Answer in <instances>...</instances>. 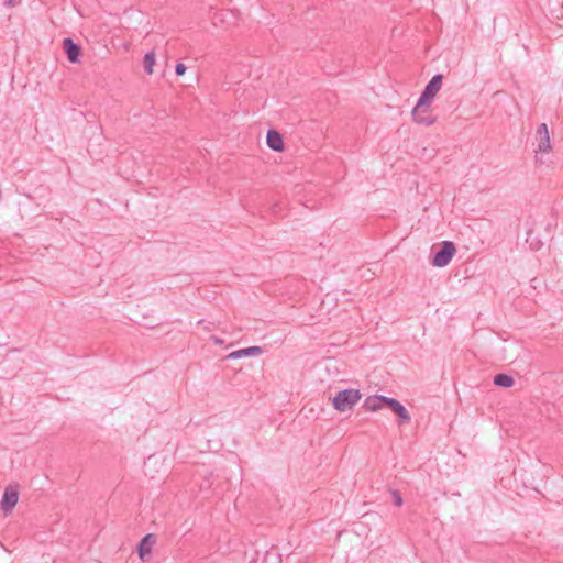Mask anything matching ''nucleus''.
I'll use <instances>...</instances> for the list:
<instances>
[{"label": "nucleus", "instance_id": "obj_1", "mask_svg": "<svg viewBox=\"0 0 563 563\" xmlns=\"http://www.w3.org/2000/svg\"><path fill=\"white\" fill-rule=\"evenodd\" d=\"M362 395L358 389H344L339 391L333 398V407L335 410L343 412L352 407L361 399Z\"/></svg>", "mask_w": 563, "mask_h": 563}, {"label": "nucleus", "instance_id": "obj_2", "mask_svg": "<svg viewBox=\"0 0 563 563\" xmlns=\"http://www.w3.org/2000/svg\"><path fill=\"white\" fill-rule=\"evenodd\" d=\"M443 75L437 74L434 75L430 81L424 87L419 100H418V110L424 106H431L432 100L440 91L442 87Z\"/></svg>", "mask_w": 563, "mask_h": 563}, {"label": "nucleus", "instance_id": "obj_3", "mask_svg": "<svg viewBox=\"0 0 563 563\" xmlns=\"http://www.w3.org/2000/svg\"><path fill=\"white\" fill-rule=\"evenodd\" d=\"M455 253V244L451 241H444L441 243L440 249L434 252L431 263L435 267H445L449 265Z\"/></svg>", "mask_w": 563, "mask_h": 563}, {"label": "nucleus", "instance_id": "obj_4", "mask_svg": "<svg viewBox=\"0 0 563 563\" xmlns=\"http://www.w3.org/2000/svg\"><path fill=\"white\" fill-rule=\"evenodd\" d=\"M537 153H549L552 150L549 129L547 123H541L536 131Z\"/></svg>", "mask_w": 563, "mask_h": 563}, {"label": "nucleus", "instance_id": "obj_5", "mask_svg": "<svg viewBox=\"0 0 563 563\" xmlns=\"http://www.w3.org/2000/svg\"><path fill=\"white\" fill-rule=\"evenodd\" d=\"M19 500L18 485H9L2 495L1 508L5 515L10 514Z\"/></svg>", "mask_w": 563, "mask_h": 563}, {"label": "nucleus", "instance_id": "obj_6", "mask_svg": "<svg viewBox=\"0 0 563 563\" xmlns=\"http://www.w3.org/2000/svg\"><path fill=\"white\" fill-rule=\"evenodd\" d=\"M385 408L390 409L398 417V424L402 426L411 420L406 407L395 398L386 397Z\"/></svg>", "mask_w": 563, "mask_h": 563}, {"label": "nucleus", "instance_id": "obj_7", "mask_svg": "<svg viewBox=\"0 0 563 563\" xmlns=\"http://www.w3.org/2000/svg\"><path fill=\"white\" fill-rule=\"evenodd\" d=\"M412 120L417 124L430 126L435 123L437 118L431 114L430 106H424L418 110V103L415 106L412 110Z\"/></svg>", "mask_w": 563, "mask_h": 563}, {"label": "nucleus", "instance_id": "obj_8", "mask_svg": "<svg viewBox=\"0 0 563 563\" xmlns=\"http://www.w3.org/2000/svg\"><path fill=\"white\" fill-rule=\"evenodd\" d=\"M63 48L67 55V58L70 63L79 62V56L81 54V47L73 41L70 37H66L63 41Z\"/></svg>", "mask_w": 563, "mask_h": 563}, {"label": "nucleus", "instance_id": "obj_9", "mask_svg": "<svg viewBox=\"0 0 563 563\" xmlns=\"http://www.w3.org/2000/svg\"><path fill=\"white\" fill-rule=\"evenodd\" d=\"M155 541L156 538L152 533H148L141 539L137 545V554L140 559L144 560L146 555H150L152 553V548Z\"/></svg>", "mask_w": 563, "mask_h": 563}, {"label": "nucleus", "instance_id": "obj_10", "mask_svg": "<svg viewBox=\"0 0 563 563\" xmlns=\"http://www.w3.org/2000/svg\"><path fill=\"white\" fill-rule=\"evenodd\" d=\"M266 143L275 152H282L285 147L282 134L273 129L267 132Z\"/></svg>", "mask_w": 563, "mask_h": 563}, {"label": "nucleus", "instance_id": "obj_11", "mask_svg": "<svg viewBox=\"0 0 563 563\" xmlns=\"http://www.w3.org/2000/svg\"><path fill=\"white\" fill-rule=\"evenodd\" d=\"M385 402H386V396L373 395V396L366 397V399L364 400L363 407H364V409H366L368 411H378V410L385 408V406H386Z\"/></svg>", "mask_w": 563, "mask_h": 563}, {"label": "nucleus", "instance_id": "obj_12", "mask_svg": "<svg viewBox=\"0 0 563 563\" xmlns=\"http://www.w3.org/2000/svg\"><path fill=\"white\" fill-rule=\"evenodd\" d=\"M262 353H263V349L261 346H250V347L236 350V351L230 353L227 356V358L235 360V358H241V357H245V356H258Z\"/></svg>", "mask_w": 563, "mask_h": 563}, {"label": "nucleus", "instance_id": "obj_13", "mask_svg": "<svg viewBox=\"0 0 563 563\" xmlns=\"http://www.w3.org/2000/svg\"><path fill=\"white\" fill-rule=\"evenodd\" d=\"M494 384L498 387L509 388L514 386L515 379L508 374L499 373L494 376Z\"/></svg>", "mask_w": 563, "mask_h": 563}, {"label": "nucleus", "instance_id": "obj_14", "mask_svg": "<svg viewBox=\"0 0 563 563\" xmlns=\"http://www.w3.org/2000/svg\"><path fill=\"white\" fill-rule=\"evenodd\" d=\"M144 70L146 74L151 75L153 74V66L155 65V53L148 52L144 56Z\"/></svg>", "mask_w": 563, "mask_h": 563}, {"label": "nucleus", "instance_id": "obj_15", "mask_svg": "<svg viewBox=\"0 0 563 563\" xmlns=\"http://www.w3.org/2000/svg\"><path fill=\"white\" fill-rule=\"evenodd\" d=\"M390 495H391V498H393V503L395 504V506L397 507H400L402 506L404 504V499L399 493V490L397 489H390Z\"/></svg>", "mask_w": 563, "mask_h": 563}, {"label": "nucleus", "instance_id": "obj_16", "mask_svg": "<svg viewBox=\"0 0 563 563\" xmlns=\"http://www.w3.org/2000/svg\"><path fill=\"white\" fill-rule=\"evenodd\" d=\"M186 66L183 63H178L175 67V73L177 76H183L186 73Z\"/></svg>", "mask_w": 563, "mask_h": 563}, {"label": "nucleus", "instance_id": "obj_17", "mask_svg": "<svg viewBox=\"0 0 563 563\" xmlns=\"http://www.w3.org/2000/svg\"><path fill=\"white\" fill-rule=\"evenodd\" d=\"M3 2L8 7H16L20 4L21 0H3Z\"/></svg>", "mask_w": 563, "mask_h": 563}, {"label": "nucleus", "instance_id": "obj_18", "mask_svg": "<svg viewBox=\"0 0 563 563\" xmlns=\"http://www.w3.org/2000/svg\"><path fill=\"white\" fill-rule=\"evenodd\" d=\"M210 483H209V479H206V484H201V488L206 487V488H210Z\"/></svg>", "mask_w": 563, "mask_h": 563}, {"label": "nucleus", "instance_id": "obj_19", "mask_svg": "<svg viewBox=\"0 0 563 563\" xmlns=\"http://www.w3.org/2000/svg\"><path fill=\"white\" fill-rule=\"evenodd\" d=\"M210 483H209V479H206V484H201V488L206 487V488H210Z\"/></svg>", "mask_w": 563, "mask_h": 563}, {"label": "nucleus", "instance_id": "obj_20", "mask_svg": "<svg viewBox=\"0 0 563 563\" xmlns=\"http://www.w3.org/2000/svg\"><path fill=\"white\" fill-rule=\"evenodd\" d=\"M212 340H213V341H214V343H217V344H221V343H222V340H220V339H218V338H216V336H213V338H212Z\"/></svg>", "mask_w": 563, "mask_h": 563}]
</instances>
